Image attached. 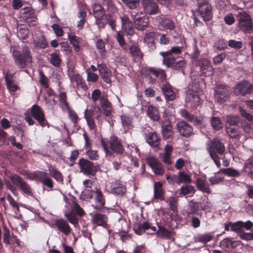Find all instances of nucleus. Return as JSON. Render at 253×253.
Instances as JSON below:
<instances>
[{
  "instance_id": "nucleus-1",
  "label": "nucleus",
  "mask_w": 253,
  "mask_h": 253,
  "mask_svg": "<svg viewBox=\"0 0 253 253\" xmlns=\"http://www.w3.org/2000/svg\"><path fill=\"white\" fill-rule=\"evenodd\" d=\"M190 77L191 81L188 85L185 102L191 107H196L200 104L199 93L201 91L200 85L201 79L196 72H192Z\"/></svg>"
},
{
  "instance_id": "nucleus-2",
  "label": "nucleus",
  "mask_w": 253,
  "mask_h": 253,
  "mask_svg": "<svg viewBox=\"0 0 253 253\" xmlns=\"http://www.w3.org/2000/svg\"><path fill=\"white\" fill-rule=\"evenodd\" d=\"M10 51L12 54L14 64L18 69H24L32 62L31 52L28 46H23L20 51L17 47L11 45Z\"/></svg>"
},
{
  "instance_id": "nucleus-3",
  "label": "nucleus",
  "mask_w": 253,
  "mask_h": 253,
  "mask_svg": "<svg viewBox=\"0 0 253 253\" xmlns=\"http://www.w3.org/2000/svg\"><path fill=\"white\" fill-rule=\"evenodd\" d=\"M206 149L211 158L217 168H220V159L219 156L222 155L225 151L224 144L217 138L210 140L206 144Z\"/></svg>"
},
{
  "instance_id": "nucleus-4",
  "label": "nucleus",
  "mask_w": 253,
  "mask_h": 253,
  "mask_svg": "<svg viewBox=\"0 0 253 253\" xmlns=\"http://www.w3.org/2000/svg\"><path fill=\"white\" fill-rule=\"evenodd\" d=\"M24 115L26 122L30 126L33 125L35 123L32 117L38 122L41 126L44 127L47 125L48 123L43 110L37 105H33L29 111L25 113Z\"/></svg>"
},
{
  "instance_id": "nucleus-5",
  "label": "nucleus",
  "mask_w": 253,
  "mask_h": 253,
  "mask_svg": "<svg viewBox=\"0 0 253 253\" xmlns=\"http://www.w3.org/2000/svg\"><path fill=\"white\" fill-rule=\"evenodd\" d=\"M102 145L107 155H111L112 151L120 155L122 154L124 151L123 146L118 137L114 135L110 137L108 141L102 139Z\"/></svg>"
},
{
  "instance_id": "nucleus-6",
  "label": "nucleus",
  "mask_w": 253,
  "mask_h": 253,
  "mask_svg": "<svg viewBox=\"0 0 253 253\" xmlns=\"http://www.w3.org/2000/svg\"><path fill=\"white\" fill-rule=\"evenodd\" d=\"M27 178L35 180L37 183H41L43 186L47 187L50 190L53 187V181L48 176L47 172L42 170H37L33 172H29L26 174Z\"/></svg>"
},
{
  "instance_id": "nucleus-7",
  "label": "nucleus",
  "mask_w": 253,
  "mask_h": 253,
  "mask_svg": "<svg viewBox=\"0 0 253 253\" xmlns=\"http://www.w3.org/2000/svg\"><path fill=\"white\" fill-rule=\"evenodd\" d=\"M11 182L18 186L19 189L27 196H32L33 195L32 188L22 177L16 174H10L8 176Z\"/></svg>"
},
{
  "instance_id": "nucleus-8",
  "label": "nucleus",
  "mask_w": 253,
  "mask_h": 253,
  "mask_svg": "<svg viewBox=\"0 0 253 253\" xmlns=\"http://www.w3.org/2000/svg\"><path fill=\"white\" fill-rule=\"evenodd\" d=\"M198 12L201 16L205 21H210L212 17V7L206 0H200L198 1Z\"/></svg>"
},
{
  "instance_id": "nucleus-9",
  "label": "nucleus",
  "mask_w": 253,
  "mask_h": 253,
  "mask_svg": "<svg viewBox=\"0 0 253 253\" xmlns=\"http://www.w3.org/2000/svg\"><path fill=\"white\" fill-rule=\"evenodd\" d=\"M181 53V47L175 46L171 47L170 49L166 52H161L160 54L163 57V63L167 67H170L173 64L174 58L172 55L179 54Z\"/></svg>"
},
{
  "instance_id": "nucleus-10",
  "label": "nucleus",
  "mask_w": 253,
  "mask_h": 253,
  "mask_svg": "<svg viewBox=\"0 0 253 253\" xmlns=\"http://www.w3.org/2000/svg\"><path fill=\"white\" fill-rule=\"evenodd\" d=\"M230 88L224 84H219L215 89V97L217 102L222 103L226 101L230 95Z\"/></svg>"
},
{
  "instance_id": "nucleus-11",
  "label": "nucleus",
  "mask_w": 253,
  "mask_h": 253,
  "mask_svg": "<svg viewBox=\"0 0 253 253\" xmlns=\"http://www.w3.org/2000/svg\"><path fill=\"white\" fill-rule=\"evenodd\" d=\"M78 164L81 171L84 174L94 175L97 172V167L87 160L80 159Z\"/></svg>"
},
{
  "instance_id": "nucleus-12",
  "label": "nucleus",
  "mask_w": 253,
  "mask_h": 253,
  "mask_svg": "<svg viewBox=\"0 0 253 253\" xmlns=\"http://www.w3.org/2000/svg\"><path fill=\"white\" fill-rule=\"evenodd\" d=\"M253 91V85L247 81L239 82L234 87V92L236 95L239 94L245 95L251 93Z\"/></svg>"
},
{
  "instance_id": "nucleus-13",
  "label": "nucleus",
  "mask_w": 253,
  "mask_h": 253,
  "mask_svg": "<svg viewBox=\"0 0 253 253\" xmlns=\"http://www.w3.org/2000/svg\"><path fill=\"white\" fill-rule=\"evenodd\" d=\"M197 65L200 67V71L202 75L208 77L213 74V68L211 65L210 61L207 59L203 58L198 60Z\"/></svg>"
},
{
  "instance_id": "nucleus-14",
  "label": "nucleus",
  "mask_w": 253,
  "mask_h": 253,
  "mask_svg": "<svg viewBox=\"0 0 253 253\" xmlns=\"http://www.w3.org/2000/svg\"><path fill=\"white\" fill-rule=\"evenodd\" d=\"M142 5L145 12L147 14L153 15L159 12L158 5L154 0H143Z\"/></svg>"
},
{
  "instance_id": "nucleus-15",
  "label": "nucleus",
  "mask_w": 253,
  "mask_h": 253,
  "mask_svg": "<svg viewBox=\"0 0 253 253\" xmlns=\"http://www.w3.org/2000/svg\"><path fill=\"white\" fill-rule=\"evenodd\" d=\"M176 126L178 132L183 136L189 137L193 133L192 126L184 121L179 122Z\"/></svg>"
},
{
  "instance_id": "nucleus-16",
  "label": "nucleus",
  "mask_w": 253,
  "mask_h": 253,
  "mask_svg": "<svg viewBox=\"0 0 253 253\" xmlns=\"http://www.w3.org/2000/svg\"><path fill=\"white\" fill-rule=\"evenodd\" d=\"M147 162L156 174L161 175L164 174V168L158 160L153 157H150L147 159Z\"/></svg>"
},
{
  "instance_id": "nucleus-17",
  "label": "nucleus",
  "mask_w": 253,
  "mask_h": 253,
  "mask_svg": "<svg viewBox=\"0 0 253 253\" xmlns=\"http://www.w3.org/2000/svg\"><path fill=\"white\" fill-rule=\"evenodd\" d=\"M54 225L56 227L57 230L64 234L66 236H68L71 232V228L68 222L62 218H59L54 221Z\"/></svg>"
},
{
  "instance_id": "nucleus-18",
  "label": "nucleus",
  "mask_w": 253,
  "mask_h": 253,
  "mask_svg": "<svg viewBox=\"0 0 253 253\" xmlns=\"http://www.w3.org/2000/svg\"><path fill=\"white\" fill-rule=\"evenodd\" d=\"M160 88L167 100L172 101L175 98L176 93L169 84L163 82Z\"/></svg>"
},
{
  "instance_id": "nucleus-19",
  "label": "nucleus",
  "mask_w": 253,
  "mask_h": 253,
  "mask_svg": "<svg viewBox=\"0 0 253 253\" xmlns=\"http://www.w3.org/2000/svg\"><path fill=\"white\" fill-rule=\"evenodd\" d=\"M161 126L164 137L165 139L171 137L173 134V128L168 118H165L162 121Z\"/></svg>"
},
{
  "instance_id": "nucleus-20",
  "label": "nucleus",
  "mask_w": 253,
  "mask_h": 253,
  "mask_svg": "<svg viewBox=\"0 0 253 253\" xmlns=\"http://www.w3.org/2000/svg\"><path fill=\"white\" fill-rule=\"evenodd\" d=\"M111 192L118 196H122L126 192V186L120 181H116L110 185Z\"/></svg>"
},
{
  "instance_id": "nucleus-21",
  "label": "nucleus",
  "mask_w": 253,
  "mask_h": 253,
  "mask_svg": "<svg viewBox=\"0 0 253 253\" xmlns=\"http://www.w3.org/2000/svg\"><path fill=\"white\" fill-rule=\"evenodd\" d=\"M108 217L106 214L100 213H95L92 217V222L98 226H101L105 228H108L107 224Z\"/></svg>"
},
{
  "instance_id": "nucleus-22",
  "label": "nucleus",
  "mask_w": 253,
  "mask_h": 253,
  "mask_svg": "<svg viewBox=\"0 0 253 253\" xmlns=\"http://www.w3.org/2000/svg\"><path fill=\"white\" fill-rule=\"evenodd\" d=\"M100 105L103 110V114L107 117L111 115L112 111V106L111 103L108 99L104 96H102L100 98Z\"/></svg>"
},
{
  "instance_id": "nucleus-23",
  "label": "nucleus",
  "mask_w": 253,
  "mask_h": 253,
  "mask_svg": "<svg viewBox=\"0 0 253 253\" xmlns=\"http://www.w3.org/2000/svg\"><path fill=\"white\" fill-rule=\"evenodd\" d=\"M98 68L103 80L107 84H110L112 73L110 70L103 64H99Z\"/></svg>"
},
{
  "instance_id": "nucleus-24",
  "label": "nucleus",
  "mask_w": 253,
  "mask_h": 253,
  "mask_svg": "<svg viewBox=\"0 0 253 253\" xmlns=\"http://www.w3.org/2000/svg\"><path fill=\"white\" fill-rule=\"evenodd\" d=\"M171 179L177 184L180 183H191L192 182L190 175L184 171H179L177 175H173Z\"/></svg>"
},
{
  "instance_id": "nucleus-25",
  "label": "nucleus",
  "mask_w": 253,
  "mask_h": 253,
  "mask_svg": "<svg viewBox=\"0 0 253 253\" xmlns=\"http://www.w3.org/2000/svg\"><path fill=\"white\" fill-rule=\"evenodd\" d=\"M172 150V147L171 145L167 144L165 147V152L162 155L161 158L163 163L166 165H169L172 164L170 158Z\"/></svg>"
},
{
  "instance_id": "nucleus-26",
  "label": "nucleus",
  "mask_w": 253,
  "mask_h": 253,
  "mask_svg": "<svg viewBox=\"0 0 253 253\" xmlns=\"http://www.w3.org/2000/svg\"><path fill=\"white\" fill-rule=\"evenodd\" d=\"M196 186L198 189L203 192L210 194L211 190L206 178L199 177L196 180Z\"/></svg>"
},
{
  "instance_id": "nucleus-27",
  "label": "nucleus",
  "mask_w": 253,
  "mask_h": 253,
  "mask_svg": "<svg viewBox=\"0 0 253 253\" xmlns=\"http://www.w3.org/2000/svg\"><path fill=\"white\" fill-rule=\"evenodd\" d=\"M136 28L138 30H144L148 26L149 19L147 16L142 15L137 19L134 23Z\"/></svg>"
},
{
  "instance_id": "nucleus-28",
  "label": "nucleus",
  "mask_w": 253,
  "mask_h": 253,
  "mask_svg": "<svg viewBox=\"0 0 253 253\" xmlns=\"http://www.w3.org/2000/svg\"><path fill=\"white\" fill-rule=\"evenodd\" d=\"M129 52L135 60L140 61L143 58V54L138 45L132 44L129 48Z\"/></svg>"
},
{
  "instance_id": "nucleus-29",
  "label": "nucleus",
  "mask_w": 253,
  "mask_h": 253,
  "mask_svg": "<svg viewBox=\"0 0 253 253\" xmlns=\"http://www.w3.org/2000/svg\"><path fill=\"white\" fill-rule=\"evenodd\" d=\"M154 198L160 200H164V191L162 189V184L160 182H155L154 186Z\"/></svg>"
},
{
  "instance_id": "nucleus-30",
  "label": "nucleus",
  "mask_w": 253,
  "mask_h": 253,
  "mask_svg": "<svg viewBox=\"0 0 253 253\" xmlns=\"http://www.w3.org/2000/svg\"><path fill=\"white\" fill-rule=\"evenodd\" d=\"M157 234L160 237L167 239H171L174 235V232L169 231L165 227L161 226H158Z\"/></svg>"
},
{
  "instance_id": "nucleus-31",
  "label": "nucleus",
  "mask_w": 253,
  "mask_h": 253,
  "mask_svg": "<svg viewBox=\"0 0 253 253\" xmlns=\"http://www.w3.org/2000/svg\"><path fill=\"white\" fill-rule=\"evenodd\" d=\"M147 114L154 121H158L160 118L158 109L153 106H149L147 108Z\"/></svg>"
},
{
  "instance_id": "nucleus-32",
  "label": "nucleus",
  "mask_w": 253,
  "mask_h": 253,
  "mask_svg": "<svg viewBox=\"0 0 253 253\" xmlns=\"http://www.w3.org/2000/svg\"><path fill=\"white\" fill-rule=\"evenodd\" d=\"M94 115L90 110L86 109L84 111V118L86 121L89 128L91 130L94 129L96 128L95 122L92 118Z\"/></svg>"
},
{
  "instance_id": "nucleus-33",
  "label": "nucleus",
  "mask_w": 253,
  "mask_h": 253,
  "mask_svg": "<svg viewBox=\"0 0 253 253\" xmlns=\"http://www.w3.org/2000/svg\"><path fill=\"white\" fill-rule=\"evenodd\" d=\"M153 75L156 78H159L162 83L166 80L167 75L163 70L151 67V76Z\"/></svg>"
},
{
  "instance_id": "nucleus-34",
  "label": "nucleus",
  "mask_w": 253,
  "mask_h": 253,
  "mask_svg": "<svg viewBox=\"0 0 253 253\" xmlns=\"http://www.w3.org/2000/svg\"><path fill=\"white\" fill-rule=\"evenodd\" d=\"M238 27L245 33L251 34L253 33V21L238 23Z\"/></svg>"
},
{
  "instance_id": "nucleus-35",
  "label": "nucleus",
  "mask_w": 253,
  "mask_h": 253,
  "mask_svg": "<svg viewBox=\"0 0 253 253\" xmlns=\"http://www.w3.org/2000/svg\"><path fill=\"white\" fill-rule=\"evenodd\" d=\"M227 133L231 138H237L241 135V130L238 126L226 128Z\"/></svg>"
},
{
  "instance_id": "nucleus-36",
  "label": "nucleus",
  "mask_w": 253,
  "mask_h": 253,
  "mask_svg": "<svg viewBox=\"0 0 253 253\" xmlns=\"http://www.w3.org/2000/svg\"><path fill=\"white\" fill-rule=\"evenodd\" d=\"M226 125L225 128L238 126L240 121V118L238 116L229 115L227 116L225 119Z\"/></svg>"
},
{
  "instance_id": "nucleus-37",
  "label": "nucleus",
  "mask_w": 253,
  "mask_h": 253,
  "mask_svg": "<svg viewBox=\"0 0 253 253\" xmlns=\"http://www.w3.org/2000/svg\"><path fill=\"white\" fill-rule=\"evenodd\" d=\"M146 140L148 143L154 147L158 146L159 138L155 132H150L146 135Z\"/></svg>"
},
{
  "instance_id": "nucleus-38",
  "label": "nucleus",
  "mask_w": 253,
  "mask_h": 253,
  "mask_svg": "<svg viewBox=\"0 0 253 253\" xmlns=\"http://www.w3.org/2000/svg\"><path fill=\"white\" fill-rule=\"evenodd\" d=\"M49 62L54 67H59L61 64V59L59 54L53 52L50 54Z\"/></svg>"
},
{
  "instance_id": "nucleus-39",
  "label": "nucleus",
  "mask_w": 253,
  "mask_h": 253,
  "mask_svg": "<svg viewBox=\"0 0 253 253\" xmlns=\"http://www.w3.org/2000/svg\"><path fill=\"white\" fill-rule=\"evenodd\" d=\"M93 14L95 18L101 19L105 14V10L100 4H95L93 7Z\"/></svg>"
},
{
  "instance_id": "nucleus-40",
  "label": "nucleus",
  "mask_w": 253,
  "mask_h": 253,
  "mask_svg": "<svg viewBox=\"0 0 253 253\" xmlns=\"http://www.w3.org/2000/svg\"><path fill=\"white\" fill-rule=\"evenodd\" d=\"M237 20L238 23H241L245 22L252 21V19L250 14L245 11H241L238 13L237 15Z\"/></svg>"
},
{
  "instance_id": "nucleus-41",
  "label": "nucleus",
  "mask_w": 253,
  "mask_h": 253,
  "mask_svg": "<svg viewBox=\"0 0 253 253\" xmlns=\"http://www.w3.org/2000/svg\"><path fill=\"white\" fill-rule=\"evenodd\" d=\"M195 192L194 186L190 185H183L180 188V195H193Z\"/></svg>"
},
{
  "instance_id": "nucleus-42",
  "label": "nucleus",
  "mask_w": 253,
  "mask_h": 253,
  "mask_svg": "<svg viewBox=\"0 0 253 253\" xmlns=\"http://www.w3.org/2000/svg\"><path fill=\"white\" fill-rule=\"evenodd\" d=\"M212 238L213 236L211 233H206L198 235L195 238V241L196 242L206 243L211 241Z\"/></svg>"
},
{
  "instance_id": "nucleus-43",
  "label": "nucleus",
  "mask_w": 253,
  "mask_h": 253,
  "mask_svg": "<svg viewBox=\"0 0 253 253\" xmlns=\"http://www.w3.org/2000/svg\"><path fill=\"white\" fill-rule=\"evenodd\" d=\"M211 125L212 128L215 130H218L223 127L222 124L220 119L216 117H212L211 119Z\"/></svg>"
},
{
  "instance_id": "nucleus-44",
  "label": "nucleus",
  "mask_w": 253,
  "mask_h": 253,
  "mask_svg": "<svg viewBox=\"0 0 253 253\" xmlns=\"http://www.w3.org/2000/svg\"><path fill=\"white\" fill-rule=\"evenodd\" d=\"M94 199L96 202L101 206L105 205V199L102 192L98 189H96L94 191Z\"/></svg>"
},
{
  "instance_id": "nucleus-45",
  "label": "nucleus",
  "mask_w": 253,
  "mask_h": 253,
  "mask_svg": "<svg viewBox=\"0 0 253 253\" xmlns=\"http://www.w3.org/2000/svg\"><path fill=\"white\" fill-rule=\"evenodd\" d=\"M220 245L224 248H234L237 246V243L236 241H232L229 238H225L221 241Z\"/></svg>"
},
{
  "instance_id": "nucleus-46",
  "label": "nucleus",
  "mask_w": 253,
  "mask_h": 253,
  "mask_svg": "<svg viewBox=\"0 0 253 253\" xmlns=\"http://www.w3.org/2000/svg\"><path fill=\"white\" fill-rule=\"evenodd\" d=\"M140 74L144 78L149 79L151 83H153L155 80L151 76V67H143L141 69Z\"/></svg>"
},
{
  "instance_id": "nucleus-47",
  "label": "nucleus",
  "mask_w": 253,
  "mask_h": 253,
  "mask_svg": "<svg viewBox=\"0 0 253 253\" xmlns=\"http://www.w3.org/2000/svg\"><path fill=\"white\" fill-rule=\"evenodd\" d=\"M68 39L70 43L73 45L75 50L78 51L80 49V38L75 35H69Z\"/></svg>"
},
{
  "instance_id": "nucleus-48",
  "label": "nucleus",
  "mask_w": 253,
  "mask_h": 253,
  "mask_svg": "<svg viewBox=\"0 0 253 253\" xmlns=\"http://www.w3.org/2000/svg\"><path fill=\"white\" fill-rule=\"evenodd\" d=\"M220 171L229 176L238 177L240 175L239 172L232 168L223 169H220Z\"/></svg>"
},
{
  "instance_id": "nucleus-49",
  "label": "nucleus",
  "mask_w": 253,
  "mask_h": 253,
  "mask_svg": "<svg viewBox=\"0 0 253 253\" xmlns=\"http://www.w3.org/2000/svg\"><path fill=\"white\" fill-rule=\"evenodd\" d=\"M48 171L51 176L57 181H62L63 176L61 173L55 168L49 169Z\"/></svg>"
},
{
  "instance_id": "nucleus-50",
  "label": "nucleus",
  "mask_w": 253,
  "mask_h": 253,
  "mask_svg": "<svg viewBox=\"0 0 253 253\" xmlns=\"http://www.w3.org/2000/svg\"><path fill=\"white\" fill-rule=\"evenodd\" d=\"M121 120L125 129H129L132 126V118L127 116H122Z\"/></svg>"
},
{
  "instance_id": "nucleus-51",
  "label": "nucleus",
  "mask_w": 253,
  "mask_h": 253,
  "mask_svg": "<svg viewBox=\"0 0 253 253\" xmlns=\"http://www.w3.org/2000/svg\"><path fill=\"white\" fill-rule=\"evenodd\" d=\"M96 46L99 52L101 53V56L104 57L106 52V49L105 46L104 42L101 39H99L96 41Z\"/></svg>"
},
{
  "instance_id": "nucleus-52",
  "label": "nucleus",
  "mask_w": 253,
  "mask_h": 253,
  "mask_svg": "<svg viewBox=\"0 0 253 253\" xmlns=\"http://www.w3.org/2000/svg\"><path fill=\"white\" fill-rule=\"evenodd\" d=\"M180 113L181 116L188 121L195 122L197 120L194 115L189 113L185 109L181 110Z\"/></svg>"
},
{
  "instance_id": "nucleus-53",
  "label": "nucleus",
  "mask_w": 253,
  "mask_h": 253,
  "mask_svg": "<svg viewBox=\"0 0 253 253\" xmlns=\"http://www.w3.org/2000/svg\"><path fill=\"white\" fill-rule=\"evenodd\" d=\"M11 236L10 235L9 230L6 227L3 228V242L6 245H10Z\"/></svg>"
},
{
  "instance_id": "nucleus-54",
  "label": "nucleus",
  "mask_w": 253,
  "mask_h": 253,
  "mask_svg": "<svg viewBox=\"0 0 253 253\" xmlns=\"http://www.w3.org/2000/svg\"><path fill=\"white\" fill-rule=\"evenodd\" d=\"M129 8L134 9L139 6L140 0H122Z\"/></svg>"
},
{
  "instance_id": "nucleus-55",
  "label": "nucleus",
  "mask_w": 253,
  "mask_h": 253,
  "mask_svg": "<svg viewBox=\"0 0 253 253\" xmlns=\"http://www.w3.org/2000/svg\"><path fill=\"white\" fill-rule=\"evenodd\" d=\"M189 212L188 214H192L196 213L199 209V204L197 202L191 201L189 203Z\"/></svg>"
},
{
  "instance_id": "nucleus-56",
  "label": "nucleus",
  "mask_w": 253,
  "mask_h": 253,
  "mask_svg": "<svg viewBox=\"0 0 253 253\" xmlns=\"http://www.w3.org/2000/svg\"><path fill=\"white\" fill-rule=\"evenodd\" d=\"M169 203L170 209L174 212L177 211V199L174 197H170L169 199Z\"/></svg>"
},
{
  "instance_id": "nucleus-57",
  "label": "nucleus",
  "mask_w": 253,
  "mask_h": 253,
  "mask_svg": "<svg viewBox=\"0 0 253 253\" xmlns=\"http://www.w3.org/2000/svg\"><path fill=\"white\" fill-rule=\"evenodd\" d=\"M244 169L248 175L250 177H253V162L249 161L246 163L244 166Z\"/></svg>"
},
{
  "instance_id": "nucleus-58",
  "label": "nucleus",
  "mask_w": 253,
  "mask_h": 253,
  "mask_svg": "<svg viewBox=\"0 0 253 253\" xmlns=\"http://www.w3.org/2000/svg\"><path fill=\"white\" fill-rule=\"evenodd\" d=\"M75 80L76 82L77 85L81 88H82L84 90H86L87 89V87L85 84V83L84 82L82 79V78L80 75H77L75 77Z\"/></svg>"
},
{
  "instance_id": "nucleus-59",
  "label": "nucleus",
  "mask_w": 253,
  "mask_h": 253,
  "mask_svg": "<svg viewBox=\"0 0 253 253\" xmlns=\"http://www.w3.org/2000/svg\"><path fill=\"white\" fill-rule=\"evenodd\" d=\"M161 23L162 25L166 29L172 30L174 28L173 22L169 19H163Z\"/></svg>"
},
{
  "instance_id": "nucleus-60",
  "label": "nucleus",
  "mask_w": 253,
  "mask_h": 253,
  "mask_svg": "<svg viewBox=\"0 0 253 253\" xmlns=\"http://www.w3.org/2000/svg\"><path fill=\"white\" fill-rule=\"evenodd\" d=\"M242 221H239L234 223L230 222V225L231 227L232 230L236 232H241L242 230Z\"/></svg>"
},
{
  "instance_id": "nucleus-61",
  "label": "nucleus",
  "mask_w": 253,
  "mask_h": 253,
  "mask_svg": "<svg viewBox=\"0 0 253 253\" xmlns=\"http://www.w3.org/2000/svg\"><path fill=\"white\" fill-rule=\"evenodd\" d=\"M185 62L183 60H181L178 62H174L173 61V64L171 65L170 67L177 71L183 70V68L185 67Z\"/></svg>"
},
{
  "instance_id": "nucleus-62",
  "label": "nucleus",
  "mask_w": 253,
  "mask_h": 253,
  "mask_svg": "<svg viewBox=\"0 0 253 253\" xmlns=\"http://www.w3.org/2000/svg\"><path fill=\"white\" fill-rule=\"evenodd\" d=\"M65 216L68 221L74 225H77L78 223V219L77 217L74 215L72 212H69L65 213Z\"/></svg>"
},
{
  "instance_id": "nucleus-63",
  "label": "nucleus",
  "mask_w": 253,
  "mask_h": 253,
  "mask_svg": "<svg viewBox=\"0 0 253 253\" xmlns=\"http://www.w3.org/2000/svg\"><path fill=\"white\" fill-rule=\"evenodd\" d=\"M155 33L154 32H149L145 34L144 41L147 44H153L154 42Z\"/></svg>"
},
{
  "instance_id": "nucleus-64",
  "label": "nucleus",
  "mask_w": 253,
  "mask_h": 253,
  "mask_svg": "<svg viewBox=\"0 0 253 253\" xmlns=\"http://www.w3.org/2000/svg\"><path fill=\"white\" fill-rule=\"evenodd\" d=\"M122 29L128 36H132L134 33L132 23L122 27Z\"/></svg>"
}]
</instances>
